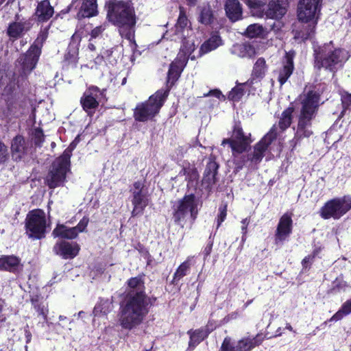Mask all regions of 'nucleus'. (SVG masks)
I'll return each instance as SVG.
<instances>
[{"instance_id":"f257e3e1","label":"nucleus","mask_w":351,"mask_h":351,"mask_svg":"<svg viewBox=\"0 0 351 351\" xmlns=\"http://www.w3.org/2000/svg\"><path fill=\"white\" fill-rule=\"evenodd\" d=\"M230 138H223L221 145H228L231 149L233 172L241 171L249 162L251 165L257 166L265 156L266 152L278 137L277 128L274 125L269 132L253 147V152L248 153L253 142L250 133L245 134L241 121H235Z\"/></svg>"},{"instance_id":"f03ea898","label":"nucleus","mask_w":351,"mask_h":351,"mask_svg":"<svg viewBox=\"0 0 351 351\" xmlns=\"http://www.w3.org/2000/svg\"><path fill=\"white\" fill-rule=\"evenodd\" d=\"M125 285L126 290L120 302L119 322L123 329L130 330L143 322L157 298L147 295L143 273L130 278Z\"/></svg>"},{"instance_id":"7ed1b4c3","label":"nucleus","mask_w":351,"mask_h":351,"mask_svg":"<svg viewBox=\"0 0 351 351\" xmlns=\"http://www.w3.org/2000/svg\"><path fill=\"white\" fill-rule=\"evenodd\" d=\"M321 95L319 92L310 90L301 101V108L298 115V123L293 138L289 141L291 150L300 145L304 138H310L313 132L312 121L315 118L319 106Z\"/></svg>"},{"instance_id":"20e7f679","label":"nucleus","mask_w":351,"mask_h":351,"mask_svg":"<svg viewBox=\"0 0 351 351\" xmlns=\"http://www.w3.org/2000/svg\"><path fill=\"white\" fill-rule=\"evenodd\" d=\"M350 56L346 49L335 46L332 40L313 47V65L317 71L324 70L335 75L343 68Z\"/></svg>"},{"instance_id":"39448f33","label":"nucleus","mask_w":351,"mask_h":351,"mask_svg":"<svg viewBox=\"0 0 351 351\" xmlns=\"http://www.w3.org/2000/svg\"><path fill=\"white\" fill-rule=\"evenodd\" d=\"M107 18L112 24L119 28L121 37L128 40L134 39L136 14L134 8L128 3L117 0L110 1Z\"/></svg>"},{"instance_id":"423d86ee","label":"nucleus","mask_w":351,"mask_h":351,"mask_svg":"<svg viewBox=\"0 0 351 351\" xmlns=\"http://www.w3.org/2000/svg\"><path fill=\"white\" fill-rule=\"evenodd\" d=\"M202 206V202L195 194H185L173 206L172 216L174 223L183 228L189 216L191 225H193Z\"/></svg>"},{"instance_id":"0eeeda50","label":"nucleus","mask_w":351,"mask_h":351,"mask_svg":"<svg viewBox=\"0 0 351 351\" xmlns=\"http://www.w3.org/2000/svg\"><path fill=\"white\" fill-rule=\"evenodd\" d=\"M167 94L156 91L147 100L138 103L134 109L133 117L136 121L147 122L153 121L159 114L167 100Z\"/></svg>"},{"instance_id":"6e6552de","label":"nucleus","mask_w":351,"mask_h":351,"mask_svg":"<svg viewBox=\"0 0 351 351\" xmlns=\"http://www.w3.org/2000/svg\"><path fill=\"white\" fill-rule=\"evenodd\" d=\"M351 210V196L345 195L342 197H334L320 208L319 214L324 219H339Z\"/></svg>"},{"instance_id":"1a4fd4ad","label":"nucleus","mask_w":351,"mask_h":351,"mask_svg":"<svg viewBox=\"0 0 351 351\" xmlns=\"http://www.w3.org/2000/svg\"><path fill=\"white\" fill-rule=\"evenodd\" d=\"M25 233L29 238L40 240L45 237L47 219L43 210L33 209L28 212L25 221Z\"/></svg>"},{"instance_id":"9d476101","label":"nucleus","mask_w":351,"mask_h":351,"mask_svg":"<svg viewBox=\"0 0 351 351\" xmlns=\"http://www.w3.org/2000/svg\"><path fill=\"white\" fill-rule=\"evenodd\" d=\"M71 161L61 156L57 157L51 163L45 178V184L50 189L63 186L66 182V175L71 170Z\"/></svg>"},{"instance_id":"9b49d317","label":"nucleus","mask_w":351,"mask_h":351,"mask_svg":"<svg viewBox=\"0 0 351 351\" xmlns=\"http://www.w3.org/2000/svg\"><path fill=\"white\" fill-rule=\"evenodd\" d=\"M106 89H100L95 85H90L83 93L80 99L82 110L88 116H93L98 109L102 100L106 101Z\"/></svg>"},{"instance_id":"f8f14e48","label":"nucleus","mask_w":351,"mask_h":351,"mask_svg":"<svg viewBox=\"0 0 351 351\" xmlns=\"http://www.w3.org/2000/svg\"><path fill=\"white\" fill-rule=\"evenodd\" d=\"M265 337V335L263 333H258L253 337H243L235 343H232L231 338L226 337L219 351H251L256 347L261 346Z\"/></svg>"},{"instance_id":"ddd939ff","label":"nucleus","mask_w":351,"mask_h":351,"mask_svg":"<svg viewBox=\"0 0 351 351\" xmlns=\"http://www.w3.org/2000/svg\"><path fill=\"white\" fill-rule=\"evenodd\" d=\"M293 213L286 212L279 219L274 234L276 245L282 244L293 232Z\"/></svg>"},{"instance_id":"4468645a","label":"nucleus","mask_w":351,"mask_h":351,"mask_svg":"<svg viewBox=\"0 0 351 351\" xmlns=\"http://www.w3.org/2000/svg\"><path fill=\"white\" fill-rule=\"evenodd\" d=\"M37 47H29L25 53H21L19 58L21 65V75L27 77L36 67L41 51Z\"/></svg>"},{"instance_id":"2eb2a0df","label":"nucleus","mask_w":351,"mask_h":351,"mask_svg":"<svg viewBox=\"0 0 351 351\" xmlns=\"http://www.w3.org/2000/svg\"><path fill=\"white\" fill-rule=\"evenodd\" d=\"M322 0H300L298 9L299 21H306L315 18L317 12H319Z\"/></svg>"},{"instance_id":"dca6fc26","label":"nucleus","mask_w":351,"mask_h":351,"mask_svg":"<svg viewBox=\"0 0 351 351\" xmlns=\"http://www.w3.org/2000/svg\"><path fill=\"white\" fill-rule=\"evenodd\" d=\"M186 65L182 60L176 59L173 61L170 65L167 72V77L166 80V88L165 89H160L161 93H165L167 94V98L168 97L170 90L172 87L175 85L176 82L180 77L182 72Z\"/></svg>"},{"instance_id":"f3484780","label":"nucleus","mask_w":351,"mask_h":351,"mask_svg":"<svg viewBox=\"0 0 351 351\" xmlns=\"http://www.w3.org/2000/svg\"><path fill=\"white\" fill-rule=\"evenodd\" d=\"M30 147L25 137L21 134L15 136L10 145L11 156L13 161L19 162L29 154Z\"/></svg>"},{"instance_id":"a211bd4d","label":"nucleus","mask_w":351,"mask_h":351,"mask_svg":"<svg viewBox=\"0 0 351 351\" xmlns=\"http://www.w3.org/2000/svg\"><path fill=\"white\" fill-rule=\"evenodd\" d=\"M295 56V52L293 50H291L285 53L282 62V65L278 71V82L280 86L287 82L293 73L295 69L293 59Z\"/></svg>"},{"instance_id":"6ab92c4d","label":"nucleus","mask_w":351,"mask_h":351,"mask_svg":"<svg viewBox=\"0 0 351 351\" xmlns=\"http://www.w3.org/2000/svg\"><path fill=\"white\" fill-rule=\"evenodd\" d=\"M54 12V8L49 1L42 0L38 3L32 17L38 25L43 24L50 20Z\"/></svg>"},{"instance_id":"aec40b11","label":"nucleus","mask_w":351,"mask_h":351,"mask_svg":"<svg viewBox=\"0 0 351 351\" xmlns=\"http://www.w3.org/2000/svg\"><path fill=\"white\" fill-rule=\"evenodd\" d=\"M80 250V245L77 243H69L66 241L58 242L53 247L55 253L63 259L74 258L78 255Z\"/></svg>"},{"instance_id":"412c9836","label":"nucleus","mask_w":351,"mask_h":351,"mask_svg":"<svg viewBox=\"0 0 351 351\" xmlns=\"http://www.w3.org/2000/svg\"><path fill=\"white\" fill-rule=\"evenodd\" d=\"M32 19H28L10 23L7 29V35L14 40L19 39L32 29Z\"/></svg>"},{"instance_id":"4be33fe9","label":"nucleus","mask_w":351,"mask_h":351,"mask_svg":"<svg viewBox=\"0 0 351 351\" xmlns=\"http://www.w3.org/2000/svg\"><path fill=\"white\" fill-rule=\"evenodd\" d=\"M318 16L315 18H311L308 21H300L302 23L301 27L295 32L294 38L300 40L302 42L311 39L315 34L316 26L317 24Z\"/></svg>"},{"instance_id":"5701e85b","label":"nucleus","mask_w":351,"mask_h":351,"mask_svg":"<svg viewBox=\"0 0 351 351\" xmlns=\"http://www.w3.org/2000/svg\"><path fill=\"white\" fill-rule=\"evenodd\" d=\"M289 0L270 1L265 12L267 18L272 19H282L287 12Z\"/></svg>"},{"instance_id":"b1692460","label":"nucleus","mask_w":351,"mask_h":351,"mask_svg":"<svg viewBox=\"0 0 351 351\" xmlns=\"http://www.w3.org/2000/svg\"><path fill=\"white\" fill-rule=\"evenodd\" d=\"M21 259L15 255L0 256V271L16 274L23 269Z\"/></svg>"},{"instance_id":"393cba45","label":"nucleus","mask_w":351,"mask_h":351,"mask_svg":"<svg viewBox=\"0 0 351 351\" xmlns=\"http://www.w3.org/2000/svg\"><path fill=\"white\" fill-rule=\"evenodd\" d=\"M131 202L133 209L131 212L132 217L142 215L146 207L149 205V199L147 193H135L131 195Z\"/></svg>"},{"instance_id":"a878e982","label":"nucleus","mask_w":351,"mask_h":351,"mask_svg":"<svg viewBox=\"0 0 351 351\" xmlns=\"http://www.w3.org/2000/svg\"><path fill=\"white\" fill-rule=\"evenodd\" d=\"M226 16L232 23L243 19V8L239 0H226L224 3Z\"/></svg>"},{"instance_id":"bb28decb","label":"nucleus","mask_w":351,"mask_h":351,"mask_svg":"<svg viewBox=\"0 0 351 351\" xmlns=\"http://www.w3.org/2000/svg\"><path fill=\"white\" fill-rule=\"evenodd\" d=\"M267 69L265 58L262 57L258 58L253 66L250 78L247 82L243 83L242 85L252 86L254 81H261L265 77Z\"/></svg>"},{"instance_id":"cd10ccee","label":"nucleus","mask_w":351,"mask_h":351,"mask_svg":"<svg viewBox=\"0 0 351 351\" xmlns=\"http://www.w3.org/2000/svg\"><path fill=\"white\" fill-rule=\"evenodd\" d=\"M99 14L97 0H83L77 13V19L81 20L92 18Z\"/></svg>"},{"instance_id":"c85d7f7f","label":"nucleus","mask_w":351,"mask_h":351,"mask_svg":"<svg viewBox=\"0 0 351 351\" xmlns=\"http://www.w3.org/2000/svg\"><path fill=\"white\" fill-rule=\"evenodd\" d=\"M219 167V165L216 162L215 158L210 157L204 172L203 182L210 186L215 184L218 180L217 176Z\"/></svg>"},{"instance_id":"c756f323","label":"nucleus","mask_w":351,"mask_h":351,"mask_svg":"<svg viewBox=\"0 0 351 351\" xmlns=\"http://www.w3.org/2000/svg\"><path fill=\"white\" fill-rule=\"evenodd\" d=\"M222 44L223 40L219 33L217 32H213L209 38L201 45L199 53L200 56L204 55L216 49Z\"/></svg>"},{"instance_id":"7c9ffc66","label":"nucleus","mask_w":351,"mask_h":351,"mask_svg":"<svg viewBox=\"0 0 351 351\" xmlns=\"http://www.w3.org/2000/svg\"><path fill=\"white\" fill-rule=\"evenodd\" d=\"M197 20L199 23L206 27L210 26L215 23L216 18L214 11L208 3L199 8Z\"/></svg>"},{"instance_id":"2f4dec72","label":"nucleus","mask_w":351,"mask_h":351,"mask_svg":"<svg viewBox=\"0 0 351 351\" xmlns=\"http://www.w3.org/2000/svg\"><path fill=\"white\" fill-rule=\"evenodd\" d=\"M187 335L189 336L188 349L190 350H193L208 337L202 327L195 330L190 329L187 331Z\"/></svg>"},{"instance_id":"473e14b6","label":"nucleus","mask_w":351,"mask_h":351,"mask_svg":"<svg viewBox=\"0 0 351 351\" xmlns=\"http://www.w3.org/2000/svg\"><path fill=\"white\" fill-rule=\"evenodd\" d=\"M53 237H59L66 239H73L77 237V232H76L75 228H68L64 224H57L56 227L52 232Z\"/></svg>"},{"instance_id":"72a5a7b5","label":"nucleus","mask_w":351,"mask_h":351,"mask_svg":"<svg viewBox=\"0 0 351 351\" xmlns=\"http://www.w3.org/2000/svg\"><path fill=\"white\" fill-rule=\"evenodd\" d=\"M192 258V256H188L186 259L178 266L173 274L171 284L177 285L178 282L188 274L191 267Z\"/></svg>"},{"instance_id":"f704fd0d","label":"nucleus","mask_w":351,"mask_h":351,"mask_svg":"<svg viewBox=\"0 0 351 351\" xmlns=\"http://www.w3.org/2000/svg\"><path fill=\"white\" fill-rule=\"evenodd\" d=\"M294 110V107L291 106L282 111L278 121V127L281 132L285 131L291 126L293 122V114Z\"/></svg>"},{"instance_id":"c9c22d12","label":"nucleus","mask_w":351,"mask_h":351,"mask_svg":"<svg viewBox=\"0 0 351 351\" xmlns=\"http://www.w3.org/2000/svg\"><path fill=\"white\" fill-rule=\"evenodd\" d=\"M30 302L34 310L38 313V316H41L44 321H47L49 313L48 306L44 304L38 295L32 297Z\"/></svg>"},{"instance_id":"e433bc0d","label":"nucleus","mask_w":351,"mask_h":351,"mask_svg":"<svg viewBox=\"0 0 351 351\" xmlns=\"http://www.w3.org/2000/svg\"><path fill=\"white\" fill-rule=\"evenodd\" d=\"M351 313V299L343 302L341 308L328 320V322H337L341 320L345 316Z\"/></svg>"},{"instance_id":"4c0bfd02","label":"nucleus","mask_w":351,"mask_h":351,"mask_svg":"<svg viewBox=\"0 0 351 351\" xmlns=\"http://www.w3.org/2000/svg\"><path fill=\"white\" fill-rule=\"evenodd\" d=\"M190 23L189 20L186 14V11L183 7H180L179 16L175 25L176 33H182L184 29Z\"/></svg>"},{"instance_id":"58836bf2","label":"nucleus","mask_w":351,"mask_h":351,"mask_svg":"<svg viewBox=\"0 0 351 351\" xmlns=\"http://www.w3.org/2000/svg\"><path fill=\"white\" fill-rule=\"evenodd\" d=\"M112 308V304L109 300H100L99 302L95 305L94 308V313L95 315H106L111 312Z\"/></svg>"},{"instance_id":"ea45409f","label":"nucleus","mask_w":351,"mask_h":351,"mask_svg":"<svg viewBox=\"0 0 351 351\" xmlns=\"http://www.w3.org/2000/svg\"><path fill=\"white\" fill-rule=\"evenodd\" d=\"M180 175L185 176V180L188 182L197 181L199 177L197 168L194 166L191 167L190 165L188 167H184L180 171Z\"/></svg>"},{"instance_id":"a19ab883","label":"nucleus","mask_w":351,"mask_h":351,"mask_svg":"<svg viewBox=\"0 0 351 351\" xmlns=\"http://www.w3.org/2000/svg\"><path fill=\"white\" fill-rule=\"evenodd\" d=\"M49 28L50 25H48V27H45L44 29H40L37 36V38L30 46L32 47L35 46V47L38 48V50L42 52V48L43 47V45L48 37Z\"/></svg>"},{"instance_id":"79ce46f5","label":"nucleus","mask_w":351,"mask_h":351,"mask_svg":"<svg viewBox=\"0 0 351 351\" xmlns=\"http://www.w3.org/2000/svg\"><path fill=\"white\" fill-rule=\"evenodd\" d=\"M241 84H238L235 87H234L228 93V98L229 100L232 101H239L244 95V88L243 86L245 85H242Z\"/></svg>"},{"instance_id":"37998d69","label":"nucleus","mask_w":351,"mask_h":351,"mask_svg":"<svg viewBox=\"0 0 351 351\" xmlns=\"http://www.w3.org/2000/svg\"><path fill=\"white\" fill-rule=\"evenodd\" d=\"M32 141L37 147H41L45 142V135L43 130L38 127L33 130L32 133Z\"/></svg>"},{"instance_id":"c03bdc74","label":"nucleus","mask_w":351,"mask_h":351,"mask_svg":"<svg viewBox=\"0 0 351 351\" xmlns=\"http://www.w3.org/2000/svg\"><path fill=\"white\" fill-rule=\"evenodd\" d=\"M341 104L342 106V110L339 114V118H342L347 110H350L351 106V93L347 91H343L341 94Z\"/></svg>"},{"instance_id":"a18cd8bd","label":"nucleus","mask_w":351,"mask_h":351,"mask_svg":"<svg viewBox=\"0 0 351 351\" xmlns=\"http://www.w3.org/2000/svg\"><path fill=\"white\" fill-rule=\"evenodd\" d=\"M264 32L262 25L254 23L250 25L245 31V35L249 38H256L261 36Z\"/></svg>"},{"instance_id":"49530a36","label":"nucleus","mask_w":351,"mask_h":351,"mask_svg":"<svg viewBox=\"0 0 351 351\" xmlns=\"http://www.w3.org/2000/svg\"><path fill=\"white\" fill-rule=\"evenodd\" d=\"M80 141V135L78 134L75 139L69 144V147L64 149L63 153L60 156L62 158L71 161L73 151L76 148L77 144Z\"/></svg>"},{"instance_id":"de8ad7c7","label":"nucleus","mask_w":351,"mask_h":351,"mask_svg":"<svg viewBox=\"0 0 351 351\" xmlns=\"http://www.w3.org/2000/svg\"><path fill=\"white\" fill-rule=\"evenodd\" d=\"M228 204L227 203H222L219 205L218 208V214L216 217L217 229H218L221 223L225 221L227 217Z\"/></svg>"},{"instance_id":"09e8293b","label":"nucleus","mask_w":351,"mask_h":351,"mask_svg":"<svg viewBox=\"0 0 351 351\" xmlns=\"http://www.w3.org/2000/svg\"><path fill=\"white\" fill-rule=\"evenodd\" d=\"M64 61L66 62L68 65H72L76 66L78 62V52L77 50L69 49L64 54Z\"/></svg>"},{"instance_id":"8fccbe9b","label":"nucleus","mask_w":351,"mask_h":351,"mask_svg":"<svg viewBox=\"0 0 351 351\" xmlns=\"http://www.w3.org/2000/svg\"><path fill=\"white\" fill-rule=\"evenodd\" d=\"M350 287L349 284L343 279L336 278L333 282V287L332 291L335 292L345 291L347 288Z\"/></svg>"},{"instance_id":"3c124183","label":"nucleus","mask_w":351,"mask_h":351,"mask_svg":"<svg viewBox=\"0 0 351 351\" xmlns=\"http://www.w3.org/2000/svg\"><path fill=\"white\" fill-rule=\"evenodd\" d=\"M9 158L7 146L0 140V163H5Z\"/></svg>"},{"instance_id":"603ef678","label":"nucleus","mask_w":351,"mask_h":351,"mask_svg":"<svg viewBox=\"0 0 351 351\" xmlns=\"http://www.w3.org/2000/svg\"><path fill=\"white\" fill-rule=\"evenodd\" d=\"M213 238L212 237V234H210L208 240V243L202 251V254L204 255V261L206 260L208 257L210 255L213 250Z\"/></svg>"},{"instance_id":"864d4df0","label":"nucleus","mask_w":351,"mask_h":351,"mask_svg":"<svg viewBox=\"0 0 351 351\" xmlns=\"http://www.w3.org/2000/svg\"><path fill=\"white\" fill-rule=\"evenodd\" d=\"M89 222V218L87 216H84L83 218L79 221L77 225L73 228H75L77 234L79 232H84Z\"/></svg>"},{"instance_id":"5fc2aeb1","label":"nucleus","mask_w":351,"mask_h":351,"mask_svg":"<svg viewBox=\"0 0 351 351\" xmlns=\"http://www.w3.org/2000/svg\"><path fill=\"white\" fill-rule=\"evenodd\" d=\"M219 326V325L217 324V321L213 319H209L206 326L202 327V328L205 330V332L209 336V335Z\"/></svg>"},{"instance_id":"6e6d98bb","label":"nucleus","mask_w":351,"mask_h":351,"mask_svg":"<svg viewBox=\"0 0 351 351\" xmlns=\"http://www.w3.org/2000/svg\"><path fill=\"white\" fill-rule=\"evenodd\" d=\"M315 259H313L310 254L306 256L301 262L302 269L303 270H309L311 267V265L314 263Z\"/></svg>"},{"instance_id":"4d7b16f0","label":"nucleus","mask_w":351,"mask_h":351,"mask_svg":"<svg viewBox=\"0 0 351 351\" xmlns=\"http://www.w3.org/2000/svg\"><path fill=\"white\" fill-rule=\"evenodd\" d=\"M134 190L131 191L132 194H135V193H147L146 191H144V184L140 182L136 181L134 182L133 184Z\"/></svg>"},{"instance_id":"13d9d810","label":"nucleus","mask_w":351,"mask_h":351,"mask_svg":"<svg viewBox=\"0 0 351 351\" xmlns=\"http://www.w3.org/2000/svg\"><path fill=\"white\" fill-rule=\"evenodd\" d=\"M104 30V28L102 27L101 25L95 27L90 32V38L92 39V38H97L99 35H101L102 34Z\"/></svg>"},{"instance_id":"bf43d9fd","label":"nucleus","mask_w":351,"mask_h":351,"mask_svg":"<svg viewBox=\"0 0 351 351\" xmlns=\"http://www.w3.org/2000/svg\"><path fill=\"white\" fill-rule=\"evenodd\" d=\"M213 96L216 98L219 99L221 97H224L222 93L219 89H213L209 90L207 93L204 94V97Z\"/></svg>"},{"instance_id":"052dcab7","label":"nucleus","mask_w":351,"mask_h":351,"mask_svg":"<svg viewBox=\"0 0 351 351\" xmlns=\"http://www.w3.org/2000/svg\"><path fill=\"white\" fill-rule=\"evenodd\" d=\"M250 222V217H246L243 219L241 221V233L242 234H247V226Z\"/></svg>"},{"instance_id":"680f3d73","label":"nucleus","mask_w":351,"mask_h":351,"mask_svg":"<svg viewBox=\"0 0 351 351\" xmlns=\"http://www.w3.org/2000/svg\"><path fill=\"white\" fill-rule=\"evenodd\" d=\"M24 332L25 337V343L26 344H29L32 341V332L29 330V327L28 324L24 326Z\"/></svg>"},{"instance_id":"e2e57ef3","label":"nucleus","mask_w":351,"mask_h":351,"mask_svg":"<svg viewBox=\"0 0 351 351\" xmlns=\"http://www.w3.org/2000/svg\"><path fill=\"white\" fill-rule=\"evenodd\" d=\"M345 19H351V1L345 4Z\"/></svg>"},{"instance_id":"0e129e2a","label":"nucleus","mask_w":351,"mask_h":351,"mask_svg":"<svg viewBox=\"0 0 351 351\" xmlns=\"http://www.w3.org/2000/svg\"><path fill=\"white\" fill-rule=\"evenodd\" d=\"M104 62L105 58L102 53L97 55L94 59V62L95 64L101 65Z\"/></svg>"},{"instance_id":"69168bd1","label":"nucleus","mask_w":351,"mask_h":351,"mask_svg":"<svg viewBox=\"0 0 351 351\" xmlns=\"http://www.w3.org/2000/svg\"><path fill=\"white\" fill-rule=\"evenodd\" d=\"M103 55L104 56L105 59H107L109 62H111L110 57L112 56L113 53V51L112 49H106L104 50L102 52Z\"/></svg>"},{"instance_id":"338daca9","label":"nucleus","mask_w":351,"mask_h":351,"mask_svg":"<svg viewBox=\"0 0 351 351\" xmlns=\"http://www.w3.org/2000/svg\"><path fill=\"white\" fill-rule=\"evenodd\" d=\"M321 252V247H315L313 252H311V254H310L311 256L313 258V259H315L316 256H318V254L320 253Z\"/></svg>"},{"instance_id":"774afa93","label":"nucleus","mask_w":351,"mask_h":351,"mask_svg":"<svg viewBox=\"0 0 351 351\" xmlns=\"http://www.w3.org/2000/svg\"><path fill=\"white\" fill-rule=\"evenodd\" d=\"M88 49L90 50V51H94L96 50V47L95 45L92 43H89L88 44Z\"/></svg>"}]
</instances>
